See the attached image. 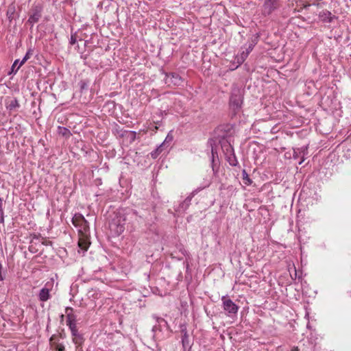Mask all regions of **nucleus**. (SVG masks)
<instances>
[{
  "mask_svg": "<svg viewBox=\"0 0 351 351\" xmlns=\"http://www.w3.org/2000/svg\"><path fill=\"white\" fill-rule=\"evenodd\" d=\"M127 221L125 214L122 212H118L115 217L109 223V228L112 232L115 235L119 236L125 230V224Z\"/></svg>",
  "mask_w": 351,
  "mask_h": 351,
  "instance_id": "1",
  "label": "nucleus"
},
{
  "mask_svg": "<svg viewBox=\"0 0 351 351\" xmlns=\"http://www.w3.org/2000/svg\"><path fill=\"white\" fill-rule=\"evenodd\" d=\"M43 10V6L40 4H34L32 6L29 12V19L27 21V23L29 24L31 27L40 19Z\"/></svg>",
  "mask_w": 351,
  "mask_h": 351,
  "instance_id": "2",
  "label": "nucleus"
},
{
  "mask_svg": "<svg viewBox=\"0 0 351 351\" xmlns=\"http://www.w3.org/2000/svg\"><path fill=\"white\" fill-rule=\"evenodd\" d=\"M221 301L223 309L228 316L232 317L237 314L239 306L232 300L227 296H222Z\"/></svg>",
  "mask_w": 351,
  "mask_h": 351,
  "instance_id": "3",
  "label": "nucleus"
},
{
  "mask_svg": "<svg viewBox=\"0 0 351 351\" xmlns=\"http://www.w3.org/2000/svg\"><path fill=\"white\" fill-rule=\"evenodd\" d=\"M72 223L75 227L79 228V232L81 233H86L89 229L88 222L81 214H75L72 219Z\"/></svg>",
  "mask_w": 351,
  "mask_h": 351,
  "instance_id": "4",
  "label": "nucleus"
},
{
  "mask_svg": "<svg viewBox=\"0 0 351 351\" xmlns=\"http://www.w3.org/2000/svg\"><path fill=\"white\" fill-rule=\"evenodd\" d=\"M242 103L243 97L239 90L232 93L230 98V106L234 110V113H237V112L241 108Z\"/></svg>",
  "mask_w": 351,
  "mask_h": 351,
  "instance_id": "5",
  "label": "nucleus"
},
{
  "mask_svg": "<svg viewBox=\"0 0 351 351\" xmlns=\"http://www.w3.org/2000/svg\"><path fill=\"white\" fill-rule=\"evenodd\" d=\"M183 82L182 78L177 73H170L166 74L165 83L168 86H180Z\"/></svg>",
  "mask_w": 351,
  "mask_h": 351,
  "instance_id": "6",
  "label": "nucleus"
},
{
  "mask_svg": "<svg viewBox=\"0 0 351 351\" xmlns=\"http://www.w3.org/2000/svg\"><path fill=\"white\" fill-rule=\"evenodd\" d=\"M278 7V0H265L263 4V13L264 15H269Z\"/></svg>",
  "mask_w": 351,
  "mask_h": 351,
  "instance_id": "7",
  "label": "nucleus"
},
{
  "mask_svg": "<svg viewBox=\"0 0 351 351\" xmlns=\"http://www.w3.org/2000/svg\"><path fill=\"white\" fill-rule=\"evenodd\" d=\"M182 333H183V335L182 337V344L183 347L184 351H190L191 348V343L189 339V335L187 333V330L186 327L182 328L181 330Z\"/></svg>",
  "mask_w": 351,
  "mask_h": 351,
  "instance_id": "8",
  "label": "nucleus"
},
{
  "mask_svg": "<svg viewBox=\"0 0 351 351\" xmlns=\"http://www.w3.org/2000/svg\"><path fill=\"white\" fill-rule=\"evenodd\" d=\"M73 309L71 307H66L65 313L66 314V325L70 327L76 326V316L73 313Z\"/></svg>",
  "mask_w": 351,
  "mask_h": 351,
  "instance_id": "9",
  "label": "nucleus"
},
{
  "mask_svg": "<svg viewBox=\"0 0 351 351\" xmlns=\"http://www.w3.org/2000/svg\"><path fill=\"white\" fill-rule=\"evenodd\" d=\"M195 191H193L180 204L178 209V211H184L189 208V205L191 204V199L195 195Z\"/></svg>",
  "mask_w": 351,
  "mask_h": 351,
  "instance_id": "10",
  "label": "nucleus"
},
{
  "mask_svg": "<svg viewBox=\"0 0 351 351\" xmlns=\"http://www.w3.org/2000/svg\"><path fill=\"white\" fill-rule=\"evenodd\" d=\"M319 17L324 22L331 23L335 16H332L331 12L328 10H323L320 12Z\"/></svg>",
  "mask_w": 351,
  "mask_h": 351,
  "instance_id": "11",
  "label": "nucleus"
},
{
  "mask_svg": "<svg viewBox=\"0 0 351 351\" xmlns=\"http://www.w3.org/2000/svg\"><path fill=\"white\" fill-rule=\"evenodd\" d=\"M56 339V335H52L49 341L51 346L53 347L55 351H65L64 346L62 343H59L55 341Z\"/></svg>",
  "mask_w": 351,
  "mask_h": 351,
  "instance_id": "12",
  "label": "nucleus"
},
{
  "mask_svg": "<svg viewBox=\"0 0 351 351\" xmlns=\"http://www.w3.org/2000/svg\"><path fill=\"white\" fill-rule=\"evenodd\" d=\"M50 296L49 289L45 287L41 289L38 294L39 300L42 302L47 301Z\"/></svg>",
  "mask_w": 351,
  "mask_h": 351,
  "instance_id": "13",
  "label": "nucleus"
},
{
  "mask_svg": "<svg viewBox=\"0 0 351 351\" xmlns=\"http://www.w3.org/2000/svg\"><path fill=\"white\" fill-rule=\"evenodd\" d=\"M165 142H162L159 146L157 147L154 151L150 153L151 157L154 159L156 158L165 149Z\"/></svg>",
  "mask_w": 351,
  "mask_h": 351,
  "instance_id": "14",
  "label": "nucleus"
},
{
  "mask_svg": "<svg viewBox=\"0 0 351 351\" xmlns=\"http://www.w3.org/2000/svg\"><path fill=\"white\" fill-rule=\"evenodd\" d=\"M20 107V104L17 99H12L7 106V109L10 111H16Z\"/></svg>",
  "mask_w": 351,
  "mask_h": 351,
  "instance_id": "15",
  "label": "nucleus"
},
{
  "mask_svg": "<svg viewBox=\"0 0 351 351\" xmlns=\"http://www.w3.org/2000/svg\"><path fill=\"white\" fill-rule=\"evenodd\" d=\"M84 339L82 335H77L76 337L73 338V342L76 345V348L79 351H82L80 350V347L83 344Z\"/></svg>",
  "mask_w": 351,
  "mask_h": 351,
  "instance_id": "16",
  "label": "nucleus"
},
{
  "mask_svg": "<svg viewBox=\"0 0 351 351\" xmlns=\"http://www.w3.org/2000/svg\"><path fill=\"white\" fill-rule=\"evenodd\" d=\"M255 44L254 43H251L249 45L248 47L246 49L245 51H243L241 54V58L242 60V62H243L246 58L248 56V55L250 54V53L252 51L254 47Z\"/></svg>",
  "mask_w": 351,
  "mask_h": 351,
  "instance_id": "17",
  "label": "nucleus"
},
{
  "mask_svg": "<svg viewBox=\"0 0 351 351\" xmlns=\"http://www.w3.org/2000/svg\"><path fill=\"white\" fill-rule=\"evenodd\" d=\"M58 132L59 134H61L66 138H69L72 135L71 132L68 128L62 126H59L58 128Z\"/></svg>",
  "mask_w": 351,
  "mask_h": 351,
  "instance_id": "18",
  "label": "nucleus"
},
{
  "mask_svg": "<svg viewBox=\"0 0 351 351\" xmlns=\"http://www.w3.org/2000/svg\"><path fill=\"white\" fill-rule=\"evenodd\" d=\"M32 51L29 49L27 51L26 54L25 55V56L23 57V60L20 62L19 64L18 65L16 69L15 70V72H17V71L19 69V68L23 65L25 62L29 59L31 55H32Z\"/></svg>",
  "mask_w": 351,
  "mask_h": 351,
  "instance_id": "19",
  "label": "nucleus"
},
{
  "mask_svg": "<svg viewBox=\"0 0 351 351\" xmlns=\"http://www.w3.org/2000/svg\"><path fill=\"white\" fill-rule=\"evenodd\" d=\"M243 182L245 185H250L252 183V180L250 178L249 175L245 169L242 171Z\"/></svg>",
  "mask_w": 351,
  "mask_h": 351,
  "instance_id": "20",
  "label": "nucleus"
},
{
  "mask_svg": "<svg viewBox=\"0 0 351 351\" xmlns=\"http://www.w3.org/2000/svg\"><path fill=\"white\" fill-rule=\"evenodd\" d=\"M156 321H157V322L158 323L159 326H154L153 327V329H152V330H153V331H155L156 330H158H158H160V329L159 328V327H160L162 324H163V326H167V321H166L165 319H164L163 318H161V317H157V318H156Z\"/></svg>",
  "mask_w": 351,
  "mask_h": 351,
  "instance_id": "21",
  "label": "nucleus"
},
{
  "mask_svg": "<svg viewBox=\"0 0 351 351\" xmlns=\"http://www.w3.org/2000/svg\"><path fill=\"white\" fill-rule=\"evenodd\" d=\"M3 199L0 197V223H4V212Z\"/></svg>",
  "mask_w": 351,
  "mask_h": 351,
  "instance_id": "22",
  "label": "nucleus"
},
{
  "mask_svg": "<svg viewBox=\"0 0 351 351\" xmlns=\"http://www.w3.org/2000/svg\"><path fill=\"white\" fill-rule=\"evenodd\" d=\"M69 329L71 330L73 338L76 337L77 335H80L79 333V332H78L77 328V326H70Z\"/></svg>",
  "mask_w": 351,
  "mask_h": 351,
  "instance_id": "23",
  "label": "nucleus"
},
{
  "mask_svg": "<svg viewBox=\"0 0 351 351\" xmlns=\"http://www.w3.org/2000/svg\"><path fill=\"white\" fill-rule=\"evenodd\" d=\"M79 85H80L81 91H83L84 90H85L88 88V82H87L86 80H81L79 82Z\"/></svg>",
  "mask_w": 351,
  "mask_h": 351,
  "instance_id": "24",
  "label": "nucleus"
},
{
  "mask_svg": "<svg viewBox=\"0 0 351 351\" xmlns=\"http://www.w3.org/2000/svg\"><path fill=\"white\" fill-rule=\"evenodd\" d=\"M19 62V60H16L14 62V63H13V64L12 66V68H11V71L8 73L9 75L12 74V73H16V72H15V70L16 69V68L18 66L17 65H18Z\"/></svg>",
  "mask_w": 351,
  "mask_h": 351,
  "instance_id": "25",
  "label": "nucleus"
},
{
  "mask_svg": "<svg viewBox=\"0 0 351 351\" xmlns=\"http://www.w3.org/2000/svg\"><path fill=\"white\" fill-rule=\"evenodd\" d=\"M79 246L81 249L84 250H87L88 247L87 243L85 241H80L79 242Z\"/></svg>",
  "mask_w": 351,
  "mask_h": 351,
  "instance_id": "26",
  "label": "nucleus"
},
{
  "mask_svg": "<svg viewBox=\"0 0 351 351\" xmlns=\"http://www.w3.org/2000/svg\"><path fill=\"white\" fill-rule=\"evenodd\" d=\"M173 141V136L170 134H168L166 138L165 139V141L163 142H165V145Z\"/></svg>",
  "mask_w": 351,
  "mask_h": 351,
  "instance_id": "27",
  "label": "nucleus"
},
{
  "mask_svg": "<svg viewBox=\"0 0 351 351\" xmlns=\"http://www.w3.org/2000/svg\"><path fill=\"white\" fill-rule=\"evenodd\" d=\"M76 42H77V39H76L75 34H72L71 36V39H70V44L71 45H73L76 43Z\"/></svg>",
  "mask_w": 351,
  "mask_h": 351,
  "instance_id": "28",
  "label": "nucleus"
},
{
  "mask_svg": "<svg viewBox=\"0 0 351 351\" xmlns=\"http://www.w3.org/2000/svg\"><path fill=\"white\" fill-rule=\"evenodd\" d=\"M211 154H212V160H213V162H214L215 155L217 154V152L215 151V149L213 147H212V149H211Z\"/></svg>",
  "mask_w": 351,
  "mask_h": 351,
  "instance_id": "29",
  "label": "nucleus"
},
{
  "mask_svg": "<svg viewBox=\"0 0 351 351\" xmlns=\"http://www.w3.org/2000/svg\"><path fill=\"white\" fill-rule=\"evenodd\" d=\"M236 161H237V160H236V158H235V157L234 156V161L229 160V163H230V165H232V166H236V165H237V164H236V162H235Z\"/></svg>",
  "mask_w": 351,
  "mask_h": 351,
  "instance_id": "30",
  "label": "nucleus"
},
{
  "mask_svg": "<svg viewBox=\"0 0 351 351\" xmlns=\"http://www.w3.org/2000/svg\"><path fill=\"white\" fill-rule=\"evenodd\" d=\"M291 351H300V350L298 347H293L292 348Z\"/></svg>",
  "mask_w": 351,
  "mask_h": 351,
  "instance_id": "31",
  "label": "nucleus"
},
{
  "mask_svg": "<svg viewBox=\"0 0 351 351\" xmlns=\"http://www.w3.org/2000/svg\"><path fill=\"white\" fill-rule=\"evenodd\" d=\"M293 158H295L296 157H298V155H297V153L294 150V152H293Z\"/></svg>",
  "mask_w": 351,
  "mask_h": 351,
  "instance_id": "32",
  "label": "nucleus"
},
{
  "mask_svg": "<svg viewBox=\"0 0 351 351\" xmlns=\"http://www.w3.org/2000/svg\"><path fill=\"white\" fill-rule=\"evenodd\" d=\"M304 158H302V159L301 160V161L299 162V165H301V164L304 162Z\"/></svg>",
  "mask_w": 351,
  "mask_h": 351,
  "instance_id": "33",
  "label": "nucleus"
},
{
  "mask_svg": "<svg viewBox=\"0 0 351 351\" xmlns=\"http://www.w3.org/2000/svg\"><path fill=\"white\" fill-rule=\"evenodd\" d=\"M132 213H133L134 215H136V211H133V212H132Z\"/></svg>",
  "mask_w": 351,
  "mask_h": 351,
  "instance_id": "34",
  "label": "nucleus"
}]
</instances>
